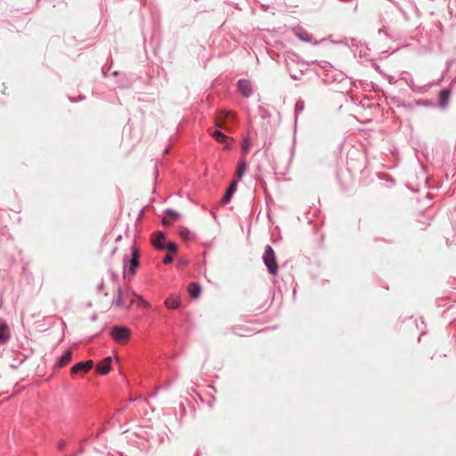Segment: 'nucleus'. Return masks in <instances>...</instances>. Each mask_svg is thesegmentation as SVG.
I'll return each instance as SVG.
<instances>
[{
    "label": "nucleus",
    "instance_id": "1",
    "mask_svg": "<svg viewBox=\"0 0 456 456\" xmlns=\"http://www.w3.org/2000/svg\"><path fill=\"white\" fill-rule=\"evenodd\" d=\"M262 258L268 273L271 275L275 276L278 273V264L276 259V254L270 245L265 246Z\"/></svg>",
    "mask_w": 456,
    "mask_h": 456
},
{
    "label": "nucleus",
    "instance_id": "2",
    "mask_svg": "<svg viewBox=\"0 0 456 456\" xmlns=\"http://www.w3.org/2000/svg\"><path fill=\"white\" fill-rule=\"evenodd\" d=\"M131 335V331L127 327L125 326H114L111 329L110 336L111 338L118 343H122L126 341Z\"/></svg>",
    "mask_w": 456,
    "mask_h": 456
},
{
    "label": "nucleus",
    "instance_id": "3",
    "mask_svg": "<svg viewBox=\"0 0 456 456\" xmlns=\"http://www.w3.org/2000/svg\"><path fill=\"white\" fill-rule=\"evenodd\" d=\"M238 92L244 97L249 98L253 94V85L250 80L240 78L236 83Z\"/></svg>",
    "mask_w": 456,
    "mask_h": 456
},
{
    "label": "nucleus",
    "instance_id": "4",
    "mask_svg": "<svg viewBox=\"0 0 456 456\" xmlns=\"http://www.w3.org/2000/svg\"><path fill=\"white\" fill-rule=\"evenodd\" d=\"M451 95V90L449 88H443L438 93V104L442 109H444L448 105V102Z\"/></svg>",
    "mask_w": 456,
    "mask_h": 456
},
{
    "label": "nucleus",
    "instance_id": "5",
    "mask_svg": "<svg viewBox=\"0 0 456 456\" xmlns=\"http://www.w3.org/2000/svg\"><path fill=\"white\" fill-rule=\"evenodd\" d=\"M139 255L136 248H133L132 256L130 258L129 273L134 275L139 265Z\"/></svg>",
    "mask_w": 456,
    "mask_h": 456
},
{
    "label": "nucleus",
    "instance_id": "6",
    "mask_svg": "<svg viewBox=\"0 0 456 456\" xmlns=\"http://www.w3.org/2000/svg\"><path fill=\"white\" fill-rule=\"evenodd\" d=\"M247 167H248L247 161L245 159L240 160V162L237 166V168H236V172H235V179L240 180L243 177V175L247 170Z\"/></svg>",
    "mask_w": 456,
    "mask_h": 456
},
{
    "label": "nucleus",
    "instance_id": "7",
    "mask_svg": "<svg viewBox=\"0 0 456 456\" xmlns=\"http://www.w3.org/2000/svg\"><path fill=\"white\" fill-rule=\"evenodd\" d=\"M180 298L175 295L168 297L165 301L166 306L169 309H176L180 306Z\"/></svg>",
    "mask_w": 456,
    "mask_h": 456
},
{
    "label": "nucleus",
    "instance_id": "8",
    "mask_svg": "<svg viewBox=\"0 0 456 456\" xmlns=\"http://www.w3.org/2000/svg\"><path fill=\"white\" fill-rule=\"evenodd\" d=\"M295 35L297 37H298L303 42H311L312 37L309 35L304 28H297L294 29Z\"/></svg>",
    "mask_w": 456,
    "mask_h": 456
},
{
    "label": "nucleus",
    "instance_id": "9",
    "mask_svg": "<svg viewBox=\"0 0 456 456\" xmlns=\"http://www.w3.org/2000/svg\"><path fill=\"white\" fill-rule=\"evenodd\" d=\"M10 330L6 324L0 325V344H4L10 339Z\"/></svg>",
    "mask_w": 456,
    "mask_h": 456
},
{
    "label": "nucleus",
    "instance_id": "10",
    "mask_svg": "<svg viewBox=\"0 0 456 456\" xmlns=\"http://www.w3.org/2000/svg\"><path fill=\"white\" fill-rule=\"evenodd\" d=\"M188 292L192 298H196L201 292V288L199 283L191 282L188 287Z\"/></svg>",
    "mask_w": 456,
    "mask_h": 456
},
{
    "label": "nucleus",
    "instance_id": "11",
    "mask_svg": "<svg viewBox=\"0 0 456 456\" xmlns=\"http://www.w3.org/2000/svg\"><path fill=\"white\" fill-rule=\"evenodd\" d=\"M72 358V352L70 350L66 351L57 362L58 367L65 366Z\"/></svg>",
    "mask_w": 456,
    "mask_h": 456
},
{
    "label": "nucleus",
    "instance_id": "12",
    "mask_svg": "<svg viewBox=\"0 0 456 456\" xmlns=\"http://www.w3.org/2000/svg\"><path fill=\"white\" fill-rule=\"evenodd\" d=\"M159 250H167L170 253L177 251V245L173 241H167L164 245L158 246Z\"/></svg>",
    "mask_w": 456,
    "mask_h": 456
},
{
    "label": "nucleus",
    "instance_id": "13",
    "mask_svg": "<svg viewBox=\"0 0 456 456\" xmlns=\"http://www.w3.org/2000/svg\"><path fill=\"white\" fill-rule=\"evenodd\" d=\"M166 239V234L165 232H158L155 235V238L153 240V245L154 247L158 249V246H161V245H164L165 242H167L165 240Z\"/></svg>",
    "mask_w": 456,
    "mask_h": 456
},
{
    "label": "nucleus",
    "instance_id": "14",
    "mask_svg": "<svg viewBox=\"0 0 456 456\" xmlns=\"http://www.w3.org/2000/svg\"><path fill=\"white\" fill-rule=\"evenodd\" d=\"M112 305L116 307H121L123 306V300H122V289L120 287L117 289L116 297L112 301Z\"/></svg>",
    "mask_w": 456,
    "mask_h": 456
},
{
    "label": "nucleus",
    "instance_id": "15",
    "mask_svg": "<svg viewBox=\"0 0 456 456\" xmlns=\"http://www.w3.org/2000/svg\"><path fill=\"white\" fill-rule=\"evenodd\" d=\"M97 370L102 374V375H106L110 372V366L108 365V364H105L104 362H101L97 365Z\"/></svg>",
    "mask_w": 456,
    "mask_h": 456
},
{
    "label": "nucleus",
    "instance_id": "16",
    "mask_svg": "<svg viewBox=\"0 0 456 456\" xmlns=\"http://www.w3.org/2000/svg\"><path fill=\"white\" fill-rule=\"evenodd\" d=\"M258 114L263 119H267L271 117V113L263 106L258 107Z\"/></svg>",
    "mask_w": 456,
    "mask_h": 456
},
{
    "label": "nucleus",
    "instance_id": "17",
    "mask_svg": "<svg viewBox=\"0 0 456 456\" xmlns=\"http://www.w3.org/2000/svg\"><path fill=\"white\" fill-rule=\"evenodd\" d=\"M212 135L216 141L221 142H224L226 138L224 134H223L220 130H215L214 133L212 134Z\"/></svg>",
    "mask_w": 456,
    "mask_h": 456
},
{
    "label": "nucleus",
    "instance_id": "18",
    "mask_svg": "<svg viewBox=\"0 0 456 456\" xmlns=\"http://www.w3.org/2000/svg\"><path fill=\"white\" fill-rule=\"evenodd\" d=\"M79 371L86 372L83 362H79L76 363L71 368V373H77Z\"/></svg>",
    "mask_w": 456,
    "mask_h": 456
},
{
    "label": "nucleus",
    "instance_id": "19",
    "mask_svg": "<svg viewBox=\"0 0 456 456\" xmlns=\"http://www.w3.org/2000/svg\"><path fill=\"white\" fill-rule=\"evenodd\" d=\"M179 234L184 240H190L192 237L191 232L186 228L181 229Z\"/></svg>",
    "mask_w": 456,
    "mask_h": 456
},
{
    "label": "nucleus",
    "instance_id": "20",
    "mask_svg": "<svg viewBox=\"0 0 456 456\" xmlns=\"http://www.w3.org/2000/svg\"><path fill=\"white\" fill-rule=\"evenodd\" d=\"M288 71L289 73V76L290 77L293 79V80H299L301 78V76L303 75V71L302 70H299L298 72H292L290 70V68L288 66Z\"/></svg>",
    "mask_w": 456,
    "mask_h": 456
},
{
    "label": "nucleus",
    "instance_id": "21",
    "mask_svg": "<svg viewBox=\"0 0 456 456\" xmlns=\"http://www.w3.org/2000/svg\"><path fill=\"white\" fill-rule=\"evenodd\" d=\"M165 214L167 216H171L174 220L177 219L180 216V213L171 208L166 209Z\"/></svg>",
    "mask_w": 456,
    "mask_h": 456
},
{
    "label": "nucleus",
    "instance_id": "22",
    "mask_svg": "<svg viewBox=\"0 0 456 456\" xmlns=\"http://www.w3.org/2000/svg\"><path fill=\"white\" fill-rule=\"evenodd\" d=\"M238 181L237 179H233V180H231L230 181V198L233 195V193L236 191L237 190V183H238Z\"/></svg>",
    "mask_w": 456,
    "mask_h": 456
},
{
    "label": "nucleus",
    "instance_id": "23",
    "mask_svg": "<svg viewBox=\"0 0 456 456\" xmlns=\"http://www.w3.org/2000/svg\"><path fill=\"white\" fill-rule=\"evenodd\" d=\"M304 108H305V104H304L303 101L297 102L295 104L296 114L302 112L304 110Z\"/></svg>",
    "mask_w": 456,
    "mask_h": 456
},
{
    "label": "nucleus",
    "instance_id": "24",
    "mask_svg": "<svg viewBox=\"0 0 456 456\" xmlns=\"http://www.w3.org/2000/svg\"><path fill=\"white\" fill-rule=\"evenodd\" d=\"M249 145H250L249 140L248 138H245L243 145H242V149H241L243 153H247L248 152V151L249 149Z\"/></svg>",
    "mask_w": 456,
    "mask_h": 456
},
{
    "label": "nucleus",
    "instance_id": "25",
    "mask_svg": "<svg viewBox=\"0 0 456 456\" xmlns=\"http://www.w3.org/2000/svg\"><path fill=\"white\" fill-rule=\"evenodd\" d=\"M83 364L85 366L86 372H87L93 367L94 362L92 360H88V361L83 362Z\"/></svg>",
    "mask_w": 456,
    "mask_h": 456
},
{
    "label": "nucleus",
    "instance_id": "26",
    "mask_svg": "<svg viewBox=\"0 0 456 456\" xmlns=\"http://www.w3.org/2000/svg\"><path fill=\"white\" fill-rule=\"evenodd\" d=\"M228 203V187L225 189L224 193L221 200V204Z\"/></svg>",
    "mask_w": 456,
    "mask_h": 456
},
{
    "label": "nucleus",
    "instance_id": "27",
    "mask_svg": "<svg viewBox=\"0 0 456 456\" xmlns=\"http://www.w3.org/2000/svg\"><path fill=\"white\" fill-rule=\"evenodd\" d=\"M173 260H174L173 256H172L171 254H167V255L164 257V259H163V263H164V264H166V265H167V264L172 263V262H173Z\"/></svg>",
    "mask_w": 456,
    "mask_h": 456
},
{
    "label": "nucleus",
    "instance_id": "28",
    "mask_svg": "<svg viewBox=\"0 0 456 456\" xmlns=\"http://www.w3.org/2000/svg\"><path fill=\"white\" fill-rule=\"evenodd\" d=\"M230 128L232 127V123L235 121V113L230 110Z\"/></svg>",
    "mask_w": 456,
    "mask_h": 456
},
{
    "label": "nucleus",
    "instance_id": "29",
    "mask_svg": "<svg viewBox=\"0 0 456 456\" xmlns=\"http://www.w3.org/2000/svg\"><path fill=\"white\" fill-rule=\"evenodd\" d=\"M65 445H66L65 441L64 440H61V441L58 442L57 448L61 451V450L64 449Z\"/></svg>",
    "mask_w": 456,
    "mask_h": 456
},
{
    "label": "nucleus",
    "instance_id": "30",
    "mask_svg": "<svg viewBox=\"0 0 456 456\" xmlns=\"http://www.w3.org/2000/svg\"><path fill=\"white\" fill-rule=\"evenodd\" d=\"M443 161L445 163V164H449L450 161H451V157L449 154H445L444 157H443Z\"/></svg>",
    "mask_w": 456,
    "mask_h": 456
},
{
    "label": "nucleus",
    "instance_id": "31",
    "mask_svg": "<svg viewBox=\"0 0 456 456\" xmlns=\"http://www.w3.org/2000/svg\"><path fill=\"white\" fill-rule=\"evenodd\" d=\"M111 361H112V357H111V356H108V357H105V358L103 359L102 362H104L105 364L110 365V362H111Z\"/></svg>",
    "mask_w": 456,
    "mask_h": 456
},
{
    "label": "nucleus",
    "instance_id": "32",
    "mask_svg": "<svg viewBox=\"0 0 456 456\" xmlns=\"http://www.w3.org/2000/svg\"><path fill=\"white\" fill-rule=\"evenodd\" d=\"M161 223L163 225H166V226L170 224V221L167 217H163L161 220Z\"/></svg>",
    "mask_w": 456,
    "mask_h": 456
},
{
    "label": "nucleus",
    "instance_id": "33",
    "mask_svg": "<svg viewBox=\"0 0 456 456\" xmlns=\"http://www.w3.org/2000/svg\"><path fill=\"white\" fill-rule=\"evenodd\" d=\"M98 289L102 291L104 289V283L103 281H102L99 285H98Z\"/></svg>",
    "mask_w": 456,
    "mask_h": 456
},
{
    "label": "nucleus",
    "instance_id": "34",
    "mask_svg": "<svg viewBox=\"0 0 456 456\" xmlns=\"http://www.w3.org/2000/svg\"><path fill=\"white\" fill-rule=\"evenodd\" d=\"M110 275L114 281L118 279V275L113 271H110Z\"/></svg>",
    "mask_w": 456,
    "mask_h": 456
},
{
    "label": "nucleus",
    "instance_id": "35",
    "mask_svg": "<svg viewBox=\"0 0 456 456\" xmlns=\"http://www.w3.org/2000/svg\"><path fill=\"white\" fill-rule=\"evenodd\" d=\"M351 43L353 46H357V40L354 38H351Z\"/></svg>",
    "mask_w": 456,
    "mask_h": 456
},
{
    "label": "nucleus",
    "instance_id": "36",
    "mask_svg": "<svg viewBox=\"0 0 456 456\" xmlns=\"http://www.w3.org/2000/svg\"><path fill=\"white\" fill-rule=\"evenodd\" d=\"M416 104H417V105H422V106H426V105H427L426 103L421 102L420 101H417V102H416Z\"/></svg>",
    "mask_w": 456,
    "mask_h": 456
},
{
    "label": "nucleus",
    "instance_id": "37",
    "mask_svg": "<svg viewBox=\"0 0 456 456\" xmlns=\"http://www.w3.org/2000/svg\"><path fill=\"white\" fill-rule=\"evenodd\" d=\"M133 304H134V301L132 300L130 302V304L126 306V309H130Z\"/></svg>",
    "mask_w": 456,
    "mask_h": 456
},
{
    "label": "nucleus",
    "instance_id": "38",
    "mask_svg": "<svg viewBox=\"0 0 456 456\" xmlns=\"http://www.w3.org/2000/svg\"><path fill=\"white\" fill-rule=\"evenodd\" d=\"M449 10H450V12L452 13V6L451 3L449 4Z\"/></svg>",
    "mask_w": 456,
    "mask_h": 456
},
{
    "label": "nucleus",
    "instance_id": "39",
    "mask_svg": "<svg viewBox=\"0 0 456 456\" xmlns=\"http://www.w3.org/2000/svg\"><path fill=\"white\" fill-rule=\"evenodd\" d=\"M96 318H97V316L94 314V315H93V316H92V318H91V319H92V321H95V320H96Z\"/></svg>",
    "mask_w": 456,
    "mask_h": 456
},
{
    "label": "nucleus",
    "instance_id": "40",
    "mask_svg": "<svg viewBox=\"0 0 456 456\" xmlns=\"http://www.w3.org/2000/svg\"><path fill=\"white\" fill-rule=\"evenodd\" d=\"M425 158H426V159H427V160H428V159H428V153H427V154H425Z\"/></svg>",
    "mask_w": 456,
    "mask_h": 456
},
{
    "label": "nucleus",
    "instance_id": "41",
    "mask_svg": "<svg viewBox=\"0 0 456 456\" xmlns=\"http://www.w3.org/2000/svg\"><path fill=\"white\" fill-rule=\"evenodd\" d=\"M70 102H76L73 98L69 97V98Z\"/></svg>",
    "mask_w": 456,
    "mask_h": 456
},
{
    "label": "nucleus",
    "instance_id": "42",
    "mask_svg": "<svg viewBox=\"0 0 456 456\" xmlns=\"http://www.w3.org/2000/svg\"><path fill=\"white\" fill-rule=\"evenodd\" d=\"M375 68H376V69H379V66L377 64L375 65Z\"/></svg>",
    "mask_w": 456,
    "mask_h": 456
},
{
    "label": "nucleus",
    "instance_id": "43",
    "mask_svg": "<svg viewBox=\"0 0 456 456\" xmlns=\"http://www.w3.org/2000/svg\"><path fill=\"white\" fill-rule=\"evenodd\" d=\"M208 406H209L210 408H212V406H213V405H212V403H211V402L208 403Z\"/></svg>",
    "mask_w": 456,
    "mask_h": 456
},
{
    "label": "nucleus",
    "instance_id": "44",
    "mask_svg": "<svg viewBox=\"0 0 456 456\" xmlns=\"http://www.w3.org/2000/svg\"><path fill=\"white\" fill-rule=\"evenodd\" d=\"M224 150H225V149H228V145H224Z\"/></svg>",
    "mask_w": 456,
    "mask_h": 456
}]
</instances>
